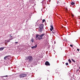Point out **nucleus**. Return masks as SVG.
Instances as JSON below:
<instances>
[{"label":"nucleus","mask_w":80,"mask_h":80,"mask_svg":"<svg viewBox=\"0 0 80 80\" xmlns=\"http://www.w3.org/2000/svg\"><path fill=\"white\" fill-rule=\"evenodd\" d=\"M44 35H45V33H43V34H41L40 35V39H43V36H44Z\"/></svg>","instance_id":"39448f33"},{"label":"nucleus","mask_w":80,"mask_h":80,"mask_svg":"<svg viewBox=\"0 0 80 80\" xmlns=\"http://www.w3.org/2000/svg\"><path fill=\"white\" fill-rule=\"evenodd\" d=\"M27 77V74H21L19 75V77L20 78H23Z\"/></svg>","instance_id":"20e7f679"},{"label":"nucleus","mask_w":80,"mask_h":80,"mask_svg":"<svg viewBox=\"0 0 80 80\" xmlns=\"http://www.w3.org/2000/svg\"><path fill=\"white\" fill-rule=\"evenodd\" d=\"M45 65H48L49 66H50V63H49V62L48 61L46 62L45 63Z\"/></svg>","instance_id":"423d86ee"},{"label":"nucleus","mask_w":80,"mask_h":80,"mask_svg":"<svg viewBox=\"0 0 80 80\" xmlns=\"http://www.w3.org/2000/svg\"><path fill=\"white\" fill-rule=\"evenodd\" d=\"M8 77V75H6V76H2V77Z\"/></svg>","instance_id":"a211bd4d"},{"label":"nucleus","mask_w":80,"mask_h":80,"mask_svg":"<svg viewBox=\"0 0 80 80\" xmlns=\"http://www.w3.org/2000/svg\"><path fill=\"white\" fill-rule=\"evenodd\" d=\"M10 41V39H9V40L7 41V42H9Z\"/></svg>","instance_id":"4be33fe9"},{"label":"nucleus","mask_w":80,"mask_h":80,"mask_svg":"<svg viewBox=\"0 0 80 80\" xmlns=\"http://www.w3.org/2000/svg\"><path fill=\"white\" fill-rule=\"evenodd\" d=\"M50 31H52V30H53L52 28H50Z\"/></svg>","instance_id":"b1692460"},{"label":"nucleus","mask_w":80,"mask_h":80,"mask_svg":"<svg viewBox=\"0 0 80 80\" xmlns=\"http://www.w3.org/2000/svg\"><path fill=\"white\" fill-rule=\"evenodd\" d=\"M13 38H9V40H13Z\"/></svg>","instance_id":"6ab92c4d"},{"label":"nucleus","mask_w":80,"mask_h":80,"mask_svg":"<svg viewBox=\"0 0 80 80\" xmlns=\"http://www.w3.org/2000/svg\"><path fill=\"white\" fill-rule=\"evenodd\" d=\"M45 22V19H43L42 20V23H43V22Z\"/></svg>","instance_id":"dca6fc26"},{"label":"nucleus","mask_w":80,"mask_h":80,"mask_svg":"<svg viewBox=\"0 0 80 80\" xmlns=\"http://www.w3.org/2000/svg\"><path fill=\"white\" fill-rule=\"evenodd\" d=\"M71 60L72 61V62H73L75 63V60H73V59H72Z\"/></svg>","instance_id":"4468645a"},{"label":"nucleus","mask_w":80,"mask_h":80,"mask_svg":"<svg viewBox=\"0 0 80 80\" xmlns=\"http://www.w3.org/2000/svg\"><path fill=\"white\" fill-rule=\"evenodd\" d=\"M32 42V43H33V41H34V40H33V39H32L31 40Z\"/></svg>","instance_id":"2eb2a0df"},{"label":"nucleus","mask_w":80,"mask_h":80,"mask_svg":"<svg viewBox=\"0 0 80 80\" xmlns=\"http://www.w3.org/2000/svg\"><path fill=\"white\" fill-rule=\"evenodd\" d=\"M72 16L73 17H74V16L73 15V14H72Z\"/></svg>","instance_id":"bb28decb"},{"label":"nucleus","mask_w":80,"mask_h":80,"mask_svg":"<svg viewBox=\"0 0 80 80\" xmlns=\"http://www.w3.org/2000/svg\"><path fill=\"white\" fill-rule=\"evenodd\" d=\"M59 3V2H58V1L57 3Z\"/></svg>","instance_id":"cd10ccee"},{"label":"nucleus","mask_w":80,"mask_h":80,"mask_svg":"<svg viewBox=\"0 0 80 80\" xmlns=\"http://www.w3.org/2000/svg\"><path fill=\"white\" fill-rule=\"evenodd\" d=\"M4 47L3 48H0V51H2L4 49Z\"/></svg>","instance_id":"6e6552de"},{"label":"nucleus","mask_w":80,"mask_h":80,"mask_svg":"<svg viewBox=\"0 0 80 80\" xmlns=\"http://www.w3.org/2000/svg\"><path fill=\"white\" fill-rule=\"evenodd\" d=\"M40 38V36L39 34H36V40H41V39Z\"/></svg>","instance_id":"7ed1b4c3"},{"label":"nucleus","mask_w":80,"mask_h":80,"mask_svg":"<svg viewBox=\"0 0 80 80\" xmlns=\"http://www.w3.org/2000/svg\"><path fill=\"white\" fill-rule=\"evenodd\" d=\"M43 28V24H40L39 28V32H42Z\"/></svg>","instance_id":"f03ea898"},{"label":"nucleus","mask_w":80,"mask_h":80,"mask_svg":"<svg viewBox=\"0 0 80 80\" xmlns=\"http://www.w3.org/2000/svg\"><path fill=\"white\" fill-rule=\"evenodd\" d=\"M79 19H80V18H79Z\"/></svg>","instance_id":"c756f323"},{"label":"nucleus","mask_w":80,"mask_h":80,"mask_svg":"<svg viewBox=\"0 0 80 80\" xmlns=\"http://www.w3.org/2000/svg\"><path fill=\"white\" fill-rule=\"evenodd\" d=\"M18 42H15V43H16V44H17V43H18Z\"/></svg>","instance_id":"393cba45"},{"label":"nucleus","mask_w":80,"mask_h":80,"mask_svg":"<svg viewBox=\"0 0 80 80\" xmlns=\"http://www.w3.org/2000/svg\"><path fill=\"white\" fill-rule=\"evenodd\" d=\"M66 65L67 66V65H68V63L67 62L66 63Z\"/></svg>","instance_id":"aec40b11"},{"label":"nucleus","mask_w":80,"mask_h":80,"mask_svg":"<svg viewBox=\"0 0 80 80\" xmlns=\"http://www.w3.org/2000/svg\"><path fill=\"white\" fill-rule=\"evenodd\" d=\"M5 48V47H4Z\"/></svg>","instance_id":"7c9ffc66"},{"label":"nucleus","mask_w":80,"mask_h":80,"mask_svg":"<svg viewBox=\"0 0 80 80\" xmlns=\"http://www.w3.org/2000/svg\"><path fill=\"white\" fill-rule=\"evenodd\" d=\"M26 60H28L29 63H31L33 60V57L32 56H29L26 58Z\"/></svg>","instance_id":"f257e3e1"},{"label":"nucleus","mask_w":80,"mask_h":80,"mask_svg":"<svg viewBox=\"0 0 80 80\" xmlns=\"http://www.w3.org/2000/svg\"><path fill=\"white\" fill-rule=\"evenodd\" d=\"M68 61L69 63H72V61H71V60H70V59H69L68 60Z\"/></svg>","instance_id":"9b49d317"},{"label":"nucleus","mask_w":80,"mask_h":80,"mask_svg":"<svg viewBox=\"0 0 80 80\" xmlns=\"http://www.w3.org/2000/svg\"><path fill=\"white\" fill-rule=\"evenodd\" d=\"M50 27L51 28V29H52V30H53V26L51 25Z\"/></svg>","instance_id":"9d476101"},{"label":"nucleus","mask_w":80,"mask_h":80,"mask_svg":"<svg viewBox=\"0 0 80 80\" xmlns=\"http://www.w3.org/2000/svg\"><path fill=\"white\" fill-rule=\"evenodd\" d=\"M9 37L10 38H12V35H10Z\"/></svg>","instance_id":"412c9836"},{"label":"nucleus","mask_w":80,"mask_h":80,"mask_svg":"<svg viewBox=\"0 0 80 80\" xmlns=\"http://www.w3.org/2000/svg\"><path fill=\"white\" fill-rule=\"evenodd\" d=\"M8 56H6V57H5L4 58V60H6V59H7V58H8Z\"/></svg>","instance_id":"1a4fd4ad"},{"label":"nucleus","mask_w":80,"mask_h":80,"mask_svg":"<svg viewBox=\"0 0 80 80\" xmlns=\"http://www.w3.org/2000/svg\"><path fill=\"white\" fill-rule=\"evenodd\" d=\"M71 4L72 5H75V3L73 2H72L71 3Z\"/></svg>","instance_id":"f8f14e48"},{"label":"nucleus","mask_w":80,"mask_h":80,"mask_svg":"<svg viewBox=\"0 0 80 80\" xmlns=\"http://www.w3.org/2000/svg\"><path fill=\"white\" fill-rule=\"evenodd\" d=\"M77 50L78 51V52L79 51V49H77Z\"/></svg>","instance_id":"a878e982"},{"label":"nucleus","mask_w":80,"mask_h":80,"mask_svg":"<svg viewBox=\"0 0 80 80\" xmlns=\"http://www.w3.org/2000/svg\"><path fill=\"white\" fill-rule=\"evenodd\" d=\"M30 2L32 1V3H33V1H35V0H30Z\"/></svg>","instance_id":"ddd939ff"},{"label":"nucleus","mask_w":80,"mask_h":80,"mask_svg":"<svg viewBox=\"0 0 80 80\" xmlns=\"http://www.w3.org/2000/svg\"><path fill=\"white\" fill-rule=\"evenodd\" d=\"M70 47H73V45L71 44L70 45Z\"/></svg>","instance_id":"5701e85b"},{"label":"nucleus","mask_w":80,"mask_h":80,"mask_svg":"<svg viewBox=\"0 0 80 80\" xmlns=\"http://www.w3.org/2000/svg\"><path fill=\"white\" fill-rule=\"evenodd\" d=\"M77 72H78V70H77Z\"/></svg>","instance_id":"c85d7f7f"},{"label":"nucleus","mask_w":80,"mask_h":80,"mask_svg":"<svg viewBox=\"0 0 80 80\" xmlns=\"http://www.w3.org/2000/svg\"><path fill=\"white\" fill-rule=\"evenodd\" d=\"M37 47V45H36L31 47L32 48V49H34V48H36Z\"/></svg>","instance_id":"0eeeda50"},{"label":"nucleus","mask_w":80,"mask_h":80,"mask_svg":"<svg viewBox=\"0 0 80 80\" xmlns=\"http://www.w3.org/2000/svg\"><path fill=\"white\" fill-rule=\"evenodd\" d=\"M65 10L66 11V12H67V11H68V9H67V8H65Z\"/></svg>","instance_id":"f3484780"}]
</instances>
